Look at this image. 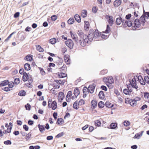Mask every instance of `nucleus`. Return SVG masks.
Masks as SVG:
<instances>
[{"label":"nucleus","instance_id":"f257e3e1","mask_svg":"<svg viewBox=\"0 0 149 149\" xmlns=\"http://www.w3.org/2000/svg\"><path fill=\"white\" fill-rule=\"evenodd\" d=\"M82 37V38H80L79 43L82 46L84 47L86 45V43H88L89 42V36L84 34Z\"/></svg>","mask_w":149,"mask_h":149},{"label":"nucleus","instance_id":"f03ea898","mask_svg":"<svg viewBox=\"0 0 149 149\" xmlns=\"http://www.w3.org/2000/svg\"><path fill=\"white\" fill-rule=\"evenodd\" d=\"M129 81V85H131L132 88H135L137 91L139 90L138 88V86L137 85L136 81V78H135V77L132 80L130 79Z\"/></svg>","mask_w":149,"mask_h":149},{"label":"nucleus","instance_id":"7ed1b4c3","mask_svg":"<svg viewBox=\"0 0 149 149\" xmlns=\"http://www.w3.org/2000/svg\"><path fill=\"white\" fill-rule=\"evenodd\" d=\"M134 25L132 26V30H135L137 28H139L141 26V22L139 19H136L134 22Z\"/></svg>","mask_w":149,"mask_h":149},{"label":"nucleus","instance_id":"20e7f679","mask_svg":"<svg viewBox=\"0 0 149 149\" xmlns=\"http://www.w3.org/2000/svg\"><path fill=\"white\" fill-rule=\"evenodd\" d=\"M65 44L69 48L71 49H73L74 43L72 40L71 39H68L65 42Z\"/></svg>","mask_w":149,"mask_h":149},{"label":"nucleus","instance_id":"39448f33","mask_svg":"<svg viewBox=\"0 0 149 149\" xmlns=\"http://www.w3.org/2000/svg\"><path fill=\"white\" fill-rule=\"evenodd\" d=\"M105 18L107 19V21L110 26H112L114 23L113 17L109 15H106L105 16Z\"/></svg>","mask_w":149,"mask_h":149},{"label":"nucleus","instance_id":"423d86ee","mask_svg":"<svg viewBox=\"0 0 149 149\" xmlns=\"http://www.w3.org/2000/svg\"><path fill=\"white\" fill-rule=\"evenodd\" d=\"M70 33L72 38L75 41V43L78 45V38L76 33L75 32L73 33L72 31H70Z\"/></svg>","mask_w":149,"mask_h":149},{"label":"nucleus","instance_id":"0eeeda50","mask_svg":"<svg viewBox=\"0 0 149 149\" xmlns=\"http://www.w3.org/2000/svg\"><path fill=\"white\" fill-rule=\"evenodd\" d=\"M122 25L124 27H126L127 26L130 27L132 25V22L130 20L129 21L127 20L123 19Z\"/></svg>","mask_w":149,"mask_h":149},{"label":"nucleus","instance_id":"6e6552de","mask_svg":"<svg viewBox=\"0 0 149 149\" xmlns=\"http://www.w3.org/2000/svg\"><path fill=\"white\" fill-rule=\"evenodd\" d=\"M52 101H50V100L48 102V106L49 108H52L53 110H54L56 109V101L54 100L52 102Z\"/></svg>","mask_w":149,"mask_h":149},{"label":"nucleus","instance_id":"1a4fd4ad","mask_svg":"<svg viewBox=\"0 0 149 149\" xmlns=\"http://www.w3.org/2000/svg\"><path fill=\"white\" fill-rule=\"evenodd\" d=\"M57 97L58 102H61L65 98V95L64 92L61 91L59 92L58 93Z\"/></svg>","mask_w":149,"mask_h":149},{"label":"nucleus","instance_id":"9d476101","mask_svg":"<svg viewBox=\"0 0 149 149\" xmlns=\"http://www.w3.org/2000/svg\"><path fill=\"white\" fill-rule=\"evenodd\" d=\"M97 105V102L95 100H93L91 102V108L94 109L96 108Z\"/></svg>","mask_w":149,"mask_h":149},{"label":"nucleus","instance_id":"9b49d317","mask_svg":"<svg viewBox=\"0 0 149 149\" xmlns=\"http://www.w3.org/2000/svg\"><path fill=\"white\" fill-rule=\"evenodd\" d=\"M117 128L118 124L116 123H111L108 127V128L112 129H116Z\"/></svg>","mask_w":149,"mask_h":149},{"label":"nucleus","instance_id":"f8f14e48","mask_svg":"<svg viewBox=\"0 0 149 149\" xmlns=\"http://www.w3.org/2000/svg\"><path fill=\"white\" fill-rule=\"evenodd\" d=\"M64 60L65 62L67 65L70 64V56L68 55H65L64 56Z\"/></svg>","mask_w":149,"mask_h":149},{"label":"nucleus","instance_id":"ddd939ff","mask_svg":"<svg viewBox=\"0 0 149 149\" xmlns=\"http://www.w3.org/2000/svg\"><path fill=\"white\" fill-rule=\"evenodd\" d=\"M146 17L142 14L139 18L140 22H141L142 25L143 26H144L145 24V23L146 22Z\"/></svg>","mask_w":149,"mask_h":149},{"label":"nucleus","instance_id":"4468645a","mask_svg":"<svg viewBox=\"0 0 149 149\" xmlns=\"http://www.w3.org/2000/svg\"><path fill=\"white\" fill-rule=\"evenodd\" d=\"M56 75H57L58 77L59 78H64L67 76V74L62 72H58L56 73Z\"/></svg>","mask_w":149,"mask_h":149},{"label":"nucleus","instance_id":"2eb2a0df","mask_svg":"<svg viewBox=\"0 0 149 149\" xmlns=\"http://www.w3.org/2000/svg\"><path fill=\"white\" fill-rule=\"evenodd\" d=\"M144 132L143 131H141L140 133H136L133 137V138L134 139H139L142 136Z\"/></svg>","mask_w":149,"mask_h":149},{"label":"nucleus","instance_id":"dca6fc26","mask_svg":"<svg viewBox=\"0 0 149 149\" xmlns=\"http://www.w3.org/2000/svg\"><path fill=\"white\" fill-rule=\"evenodd\" d=\"M84 29L86 31H88L89 29L90 24L88 21H84Z\"/></svg>","mask_w":149,"mask_h":149},{"label":"nucleus","instance_id":"f3484780","mask_svg":"<svg viewBox=\"0 0 149 149\" xmlns=\"http://www.w3.org/2000/svg\"><path fill=\"white\" fill-rule=\"evenodd\" d=\"M123 19L121 17L117 18L116 19L115 22L118 25H119L121 23H123Z\"/></svg>","mask_w":149,"mask_h":149},{"label":"nucleus","instance_id":"a211bd4d","mask_svg":"<svg viewBox=\"0 0 149 149\" xmlns=\"http://www.w3.org/2000/svg\"><path fill=\"white\" fill-rule=\"evenodd\" d=\"M122 3L121 0H116L113 2V5L115 7H118Z\"/></svg>","mask_w":149,"mask_h":149},{"label":"nucleus","instance_id":"6ab92c4d","mask_svg":"<svg viewBox=\"0 0 149 149\" xmlns=\"http://www.w3.org/2000/svg\"><path fill=\"white\" fill-rule=\"evenodd\" d=\"M94 33L95 34L94 38L95 39L100 37L101 34V32L99 31L97 29L95 30Z\"/></svg>","mask_w":149,"mask_h":149},{"label":"nucleus","instance_id":"aec40b11","mask_svg":"<svg viewBox=\"0 0 149 149\" xmlns=\"http://www.w3.org/2000/svg\"><path fill=\"white\" fill-rule=\"evenodd\" d=\"M99 98L101 100H103L105 97V95L104 91H100L98 93Z\"/></svg>","mask_w":149,"mask_h":149},{"label":"nucleus","instance_id":"412c9836","mask_svg":"<svg viewBox=\"0 0 149 149\" xmlns=\"http://www.w3.org/2000/svg\"><path fill=\"white\" fill-rule=\"evenodd\" d=\"M95 86L96 85L95 84H93L92 85H90L89 86V88L90 89H91V91L90 92L92 94L94 92Z\"/></svg>","mask_w":149,"mask_h":149},{"label":"nucleus","instance_id":"4be33fe9","mask_svg":"<svg viewBox=\"0 0 149 149\" xmlns=\"http://www.w3.org/2000/svg\"><path fill=\"white\" fill-rule=\"evenodd\" d=\"M87 11L86 10H83L81 13V16L83 18L86 17L87 15Z\"/></svg>","mask_w":149,"mask_h":149},{"label":"nucleus","instance_id":"5701e85b","mask_svg":"<svg viewBox=\"0 0 149 149\" xmlns=\"http://www.w3.org/2000/svg\"><path fill=\"white\" fill-rule=\"evenodd\" d=\"M75 20L78 23L81 22V18L80 16L77 14H75L74 16Z\"/></svg>","mask_w":149,"mask_h":149},{"label":"nucleus","instance_id":"b1692460","mask_svg":"<svg viewBox=\"0 0 149 149\" xmlns=\"http://www.w3.org/2000/svg\"><path fill=\"white\" fill-rule=\"evenodd\" d=\"M129 104L132 106H134L136 104V102L134 99H132L129 101Z\"/></svg>","mask_w":149,"mask_h":149},{"label":"nucleus","instance_id":"393cba45","mask_svg":"<svg viewBox=\"0 0 149 149\" xmlns=\"http://www.w3.org/2000/svg\"><path fill=\"white\" fill-rule=\"evenodd\" d=\"M64 120L62 118H58L56 120V124L61 125L64 123Z\"/></svg>","mask_w":149,"mask_h":149},{"label":"nucleus","instance_id":"a878e982","mask_svg":"<svg viewBox=\"0 0 149 149\" xmlns=\"http://www.w3.org/2000/svg\"><path fill=\"white\" fill-rule=\"evenodd\" d=\"M24 59L28 61H31L33 60V55L29 54L25 57Z\"/></svg>","mask_w":149,"mask_h":149},{"label":"nucleus","instance_id":"bb28decb","mask_svg":"<svg viewBox=\"0 0 149 149\" xmlns=\"http://www.w3.org/2000/svg\"><path fill=\"white\" fill-rule=\"evenodd\" d=\"M29 79V76L27 74L26 72H25L22 77V80L24 81H26L28 80Z\"/></svg>","mask_w":149,"mask_h":149},{"label":"nucleus","instance_id":"cd10ccee","mask_svg":"<svg viewBox=\"0 0 149 149\" xmlns=\"http://www.w3.org/2000/svg\"><path fill=\"white\" fill-rule=\"evenodd\" d=\"M88 36H89V41L90 42H91L93 41V38H94V33H88Z\"/></svg>","mask_w":149,"mask_h":149},{"label":"nucleus","instance_id":"c85d7f7f","mask_svg":"<svg viewBox=\"0 0 149 149\" xmlns=\"http://www.w3.org/2000/svg\"><path fill=\"white\" fill-rule=\"evenodd\" d=\"M65 80H61V79H56V84H58L61 85V86L63 85H64V83H65Z\"/></svg>","mask_w":149,"mask_h":149},{"label":"nucleus","instance_id":"c756f323","mask_svg":"<svg viewBox=\"0 0 149 149\" xmlns=\"http://www.w3.org/2000/svg\"><path fill=\"white\" fill-rule=\"evenodd\" d=\"M111 31V28L109 24L107 25L106 29L104 31H103L102 33H109Z\"/></svg>","mask_w":149,"mask_h":149},{"label":"nucleus","instance_id":"7c9ffc66","mask_svg":"<svg viewBox=\"0 0 149 149\" xmlns=\"http://www.w3.org/2000/svg\"><path fill=\"white\" fill-rule=\"evenodd\" d=\"M8 83V81L7 80H5L2 81L0 83L1 87L5 86Z\"/></svg>","mask_w":149,"mask_h":149},{"label":"nucleus","instance_id":"2f4dec72","mask_svg":"<svg viewBox=\"0 0 149 149\" xmlns=\"http://www.w3.org/2000/svg\"><path fill=\"white\" fill-rule=\"evenodd\" d=\"M38 127L40 131L42 133L45 130V128L44 126L42 125H41L40 124H38Z\"/></svg>","mask_w":149,"mask_h":149},{"label":"nucleus","instance_id":"473e14b6","mask_svg":"<svg viewBox=\"0 0 149 149\" xmlns=\"http://www.w3.org/2000/svg\"><path fill=\"white\" fill-rule=\"evenodd\" d=\"M78 101L77 100H76L74 103L73 107L74 109L76 110H77L78 109L79 105H78Z\"/></svg>","mask_w":149,"mask_h":149},{"label":"nucleus","instance_id":"72a5a7b5","mask_svg":"<svg viewBox=\"0 0 149 149\" xmlns=\"http://www.w3.org/2000/svg\"><path fill=\"white\" fill-rule=\"evenodd\" d=\"M106 79V80H107V82H109L110 81L112 83H113L114 81L113 79V78L112 77H109V78H107L104 77L103 78V81L104 80V79Z\"/></svg>","mask_w":149,"mask_h":149},{"label":"nucleus","instance_id":"f704fd0d","mask_svg":"<svg viewBox=\"0 0 149 149\" xmlns=\"http://www.w3.org/2000/svg\"><path fill=\"white\" fill-rule=\"evenodd\" d=\"M56 58H58V60L56 61H58V62H56V64H57L58 65H61L63 62V60L62 59L60 58L58 56H56Z\"/></svg>","mask_w":149,"mask_h":149},{"label":"nucleus","instance_id":"c9c22d12","mask_svg":"<svg viewBox=\"0 0 149 149\" xmlns=\"http://www.w3.org/2000/svg\"><path fill=\"white\" fill-rule=\"evenodd\" d=\"M24 68L25 70L26 71L29 70L31 69L30 64L28 63H26L24 65Z\"/></svg>","mask_w":149,"mask_h":149},{"label":"nucleus","instance_id":"e433bc0d","mask_svg":"<svg viewBox=\"0 0 149 149\" xmlns=\"http://www.w3.org/2000/svg\"><path fill=\"white\" fill-rule=\"evenodd\" d=\"M73 94L75 95H79L80 94V91L79 90L78 88L76 87L74 90Z\"/></svg>","mask_w":149,"mask_h":149},{"label":"nucleus","instance_id":"4c0bfd02","mask_svg":"<svg viewBox=\"0 0 149 149\" xmlns=\"http://www.w3.org/2000/svg\"><path fill=\"white\" fill-rule=\"evenodd\" d=\"M74 22V20L73 17L70 18L68 20L67 22L69 24L71 25Z\"/></svg>","mask_w":149,"mask_h":149},{"label":"nucleus","instance_id":"58836bf2","mask_svg":"<svg viewBox=\"0 0 149 149\" xmlns=\"http://www.w3.org/2000/svg\"><path fill=\"white\" fill-rule=\"evenodd\" d=\"M98 106L99 108H102L105 106V104L102 101H100L98 102Z\"/></svg>","mask_w":149,"mask_h":149},{"label":"nucleus","instance_id":"ea45409f","mask_svg":"<svg viewBox=\"0 0 149 149\" xmlns=\"http://www.w3.org/2000/svg\"><path fill=\"white\" fill-rule=\"evenodd\" d=\"M143 15L144 17H146V19L149 18V12H146L144 9H143Z\"/></svg>","mask_w":149,"mask_h":149},{"label":"nucleus","instance_id":"a19ab883","mask_svg":"<svg viewBox=\"0 0 149 149\" xmlns=\"http://www.w3.org/2000/svg\"><path fill=\"white\" fill-rule=\"evenodd\" d=\"M95 126L99 127L100 126L101 122L99 120H96L95 121Z\"/></svg>","mask_w":149,"mask_h":149},{"label":"nucleus","instance_id":"79ce46f5","mask_svg":"<svg viewBox=\"0 0 149 149\" xmlns=\"http://www.w3.org/2000/svg\"><path fill=\"white\" fill-rule=\"evenodd\" d=\"M37 50L40 52H42L44 51V49L42 48L41 47L38 45H36Z\"/></svg>","mask_w":149,"mask_h":149},{"label":"nucleus","instance_id":"37998d69","mask_svg":"<svg viewBox=\"0 0 149 149\" xmlns=\"http://www.w3.org/2000/svg\"><path fill=\"white\" fill-rule=\"evenodd\" d=\"M49 42L52 44H55L56 43V38H54L50 39Z\"/></svg>","mask_w":149,"mask_h":149},{"label":"nucleus","instance_id":"c03bdc74","mask_svg":"<svg viewBox=\"0 0 149 149\" xmlns=\"http://www.w3.org/2000/svg\"><path fill=\"white\" fill-rule=\"evenodd\" d=\"M26 93L25 91L24 90H22L19 92L18 95L21 96H24L25 95Z\"/></svg>","mask_w":149,"mask_h":149},{"label":"nucleus","instance_id":"a18cd8bd","mask_svg":"<svg viewBox=\"0 0 149 149\" xmlns=\"http://www.w3.org/2000/svg\"><path fill=\"white\" fill-rule=\"evenodd\" d=\"M144 97L146 99H149V93L145 92L144 93Z\"/></svg>","mask_w":149,"mask_h":149},{"label":"nucleus","instance_id":"49530a36","mask_svg":"<svg viewBox=\"0 0 149 149\" xmlns=\"http://www.w3.org/2000/svg\"><path fill=\"white\" fill-rule=\"evenodd\" d=\"M77 33L79 36L80 37V38H82V36L84 34V33L81 30H78L77 32Z\"/></svg>","mask_w":149,"mask_h":149},{"label":"nucleus","instance_id":"de8ad7c7","mask_svg":"<svg viewBox=\"0 0 149 149\" xmlns=\"http://www.w3.org/2000/svg\"><path fill=\"white\" fill-rule=\"evenodd\" d=\"M111 105V103L109 101H107L105 104V106L106 107L108 108H110V105Z\"/></svg>","mask_w":149,"mask_h":149},{"label":"nucleus","instance_id":"09e8293b","mask_svg":"<svg viewBox=\"0 0 149 149\" xmlns=\"http://www.w3.org/2000/svg\"><path fill=\"white\" fill-rule=\"evenodd\" d=\"M85 101L83 99H80L79 102L78 101V105H79V104L82 105H84L85 104Z\"/></svg>","mask_w":149,"mask_h":149},{"label":"nucleus","instance_id":"8fccbe9b","mask_svg":"<svg viewBox=\"0 0 149 149\" xmlns=\"http://www.w3.org/2000/svg\"><path fill=\"white\" fill-rule=\"evenodd\" d=\"M31 136V133L30 132L28 134L26 135L25 139L26 141L28 140Z\"/></svg>","mask_w":149,"mask_h":149},{"label":"nucleus","instance_id":"3c124183","mask_svg":"<svg viewBox=\"0 0 149 149\" xmlns=\"http://www.w3.org/2000/svg\"><path fill=\"white\" fill-rule=\"evenodd\" d=\"M8 85L9 87L11 89L14 86V82L13 81H11V82H9L8 81Z\"/></svg>","mask_w":149,"mask_h":149},{"label":"nucleus","instance_id":"603ef678","mask_svg":"<svg viewBox=\"0 0 149 149\" xmlns=\"http://www.w3.org/2000/svg\"><path fill=\"white\" fill-rule=\"evenodd\" d=\"M26 109V110H30L31 108V106L29 103H27L25 106Z\"/></svg>","mask_w":149,"mask_h":149},{"label":"nucleus","instance_id":"864d4df0","mask_svg":"<svg viewBox=\"0 0 149 149\" xmlns=\"http://www.w3.org/2000/svg\"><path fill=\"white\" fill-rule=\"evenodd\" d=\"M123 93L126 95H130L128 89L127 88H125L123 90Z\"/></svg>","mask_w":149,"mask_h":149},{"label":"nucleus","instance_id":"5fc2aeb1","mask_svg":"<svg viewBox=\"0 0 149 149\" xmlns=\"http://www.w3.org/2000/svg\"><path fill=\"white\" fill-rule=\"evenodd\" d=\"M72 95V91H69L68 92L66 97V98L70 97Z\"/></svg>","mask_w":149,"mask_h":149},{"label":"nucleus","instance_id":"6e6d98bb","mask_svg":"<svg viewBox=\"0 0 149 149\" xmlns=\"http://www.w3.org/2000/svg\"><path fill=\"white\" fill-rule=\"evenodd\" d=\"M107 72V70H103L101 71L100 73V75H104L106 74Z\"/></svg>","mask_w":149,"mask_h":149},{"label":"nucleus","instance_id":"4d7b16f0","mask_svg":"<svg viewBox=\"0 0 149 149\" xmlns=\"http://www.w3.org/2000/svg\"><path fill=\"white\" fill-rule=\"evenodd\" d=\"M130 124V122L129 121L125 120L124 122V125L126 127L129 126Z\"/></svg>","mask_w":149,"mask_h":149},{"label":"nucleus","instance_id":"13d9d810","mask_svg":"<svg viewBox=\"0 0 149 149\" xmlns=\"http://www.w3.org/2000/svg\"><path fill=\"white\" fill-rule=\"evenodd\" d=\"M98 9V8L97 7L94 6L92 9V11L94 13H97Z\"/></svg>","mask_w":149,"mask_h":149},{"label":"nucleus","instance_id":"bf43d9fd","mask_svg":"<svg viewBox=\"0 0 149 149\" xmlns=\"http://www.w3.org/2000/svg\"><path fill=\"white\" fill-rule=\"evenodd\" d=\"M144 80L145 82L147 84H149V77L148 76H145Z\"/></svg>","mask_w":149,"mask_h":149},{"label":"nucleus","instance_id":"052dcab7","mask_svg":"<svg viewBox=\"0 0 149 149\" xmlns=\"http://www.w3.org/2000/svg\"><path fill=\"white\" fill-rule=\"evenodd\" d=\"M14 81L15 84L17 85L19 83L20 80L19 78H15L14 79Z\"/></svg>","mask_w":149,"mask_h":149},{"label":"nucleus","instance_id":"680f3d73","mask_svg":"<svg viewBox=\"0 0 149 149\" xmlns=\"http://www.w3.org/2000/svg\"><path fill=\"white\" fill-rule=\"evenodd\" d=\"M131 16L132 15L131 14L129 13L125 16V18L127 19V20L129 21V19H130Z\"/></svg>","mask_w":149,"mask_h":149},{"label":"nucleus","instance_id":"e2e57ef3","mask_svg":"<svg viewBox=\"0 0 149 149\" xmlns=\"http://www.w3.org/2000/svg\"><path fill=\"white\" fill-rule=\"evenodd\" d=\"M103 90H104L105 91H107V87L104 85H102L100 87Z\"/></svg>","mask_w":149,"mask_h":149},{"label":"nucleus","instance_id":"0e129e2a","mask_svg":"<svg viewBox=\"0 0 149 149\" xmlns=\"http://www.w3.org/2000/svg\"><path fill=\"white\" fill-rule=\"evenodd\" d=\"M2 89L6 91L7 92L10 91L12 89L10 88L9 87H5L3 88H2Z\"/></svg>","mask_w":149,"mask_h":149},{"label":"nucleus","instance_id":"69168bd1","mask_svg":"<svg viewBox=\"0 0 149 149\" xmlns=\"http://www.w3.org/2000/svg\"><path fill=\"white\" fill-rule=\"evenodd\" d=\"M114 93L117 95H119L120 94V93L118 91V90L116 88L114 89Z\"/></svg>","mask_w":149,"mask_h":149},{"label":"nucleus","instance_id":"338daca9","mask_svg":"<svg viewBox=\"0 0 149 149\" xmlns=\"http://www.w3.org/2000/svg\"><path fill=\"white\" fill-rule=\"evenodd\" d=\"M4 143L6 145H10L11 144V142L10 141L8 140L4 142Z\"/></svg>","mask_w":149,"mask_h":149},{"label":"nucleus","instance_id":"774afa93","mask_svg":"<svg viewBox=\"0 0 149 149\" xmlns=\"http://www.w3.org/2000/svg\"><path fill=\"white\" fill-rule=\"evenodd\" d=\"M100 36L102 39H106L107 38H108V37L107 35H106L103 34H101Z\"/></svg>","mask_w":149,"mask_h":149}]
</instances>
